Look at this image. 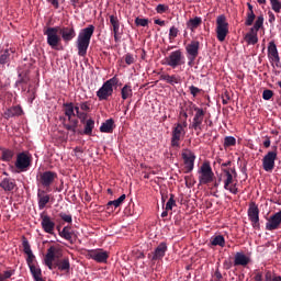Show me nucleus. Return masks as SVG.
Here are the masks:
<instances>
[{
	"mask_svg": "<svg viewBox=\"0 0 281 281\" xmlns=\"http://www.w3.org/2000/svg\"><path fill=\"white\" fill-rule=\"evenodd\" d=\"M90 110L89 102H80V104H74V102H64V113L67 115L69 124L64 123L65 130L76 135L78 130V117L81 122L87 121L88 111Z\"/></svg>",
	"mask_w": 281,
	"mask_h": 281,
	"instance_id": "f257e3e1",
	"label": "nucleus"
},
{
	"mask_svg": "<svg viewBox=\"0 0 281 281\" xmlns=\"http://www.w3.org/2000/svg\"><path fill=\"white\" fill-rule=\"evenodd\" d=\"M44 35L47 37L48 46H50L52 49H58L61 38L66 43H69L70 41H74L77 33L76 27H74V25H69V27H47L44 30Z\"/></svg>",
	"mask_w": 281,
	"mask_h": 281,
	"instance_id": "f03ea898",
	"label": "nucleus"
},
{
	"mask_svg": "<svg viewBox=\"0 0 281 281\" xmlns=\"http://www.w3.org/2000/svg\"><path fill=\"white\" fill-rule=\"evenodd\" d=\"M94 24H88V27H83L79 31L76 46L78 50V55L80 57H86L88 55V49L91 43V37L94 35Z\"/></svg>",
	"mask_w": 281,
	"mask_h": 281,
	"instance_id": "7ed1b4c3",
	"label": "nucleus"
},
{
	"mask_svg": "<svg viewBox=\"0 0 281 281\" xmlns=\"http://www.w3.org/2000/svg\"><path fill=\"white\" fill-rule=\"evenodd\" d=\"M224 181V189L228 190L229 193H233L234 195H237L239 193L238 184L235 182V179H237V171L236 168H225L221 178Z\"/></svg>",
	"mask_w": 281,
	"mask_h": 281,
	"instance_id": "20e7f679",
	"label": "nucleus"
},
{
	"mask_svg": "<svg viewBox=\"0 0 281 281\" xmlns=\"http://www.w3.org/2000/svg\"><path fill=\"white\" fill-rule=\"evenodd\" d=\"M190 111H195L193 115L192 123L189 125L190 130H195L196 135H200V133L203 130V121L205 115V110L203 108H198L194 102H189Z\"/></svg>",
	"mask_w": 281,
	"mask_h": 281,
	"instance_id": "39448f33",
	"label": "nucleus"
},
{
	"mask_svg": "<svg viewBox=\"0 0 281 281\" xmlns=\"http://www.w3.org/2000/svg\"><path fill=\"white\" fill-rule=\"evenodd\" d=\"M119 82H120V79L117 76L106 79V81L103 82V86H101V88H99V90L97 91L99 101H104L110 99V95H113L114 93V86L119 85Z\"/></svg>",
	"mask_w": 281,
	"mask_h": 281,
	"instance_id": "423d86ee",
	"label": "nucleus"
},
{
	"mask_svg": "<svg viewBox=\"0 0 281 281\" xmlns=\"http://www.w3.org/2000/svg\"><path fill=\"white\" fill-rule=\"evenodd\" d=\"M187 126L188 121H182V124L178 121V123L172 126L171 146L177 148L180 147L181 140H183V137L187 135Z\"/></svg>",
	"mask_w": 281,
	"mask_h": 281,
	"instance_id": "0eeeda50",
	"label": "nucleus"
},
{
	"mask_svg": "<svg viewBox=\"0 0 281 281\" xmlns=\"http://www.w3.org/2000/svg\"><path fill=\"white\" fill-rule=\"evenodd\" d=\"M165 66H170L171 68H178V66H184L186 58L182 49H175L170 52V55L165 57Z\"/></svg>",
	"mask_w": 281,
	"mask_h": 281,
	"instance_id": "6e6552de",
	"label": "nucleus"
},
{
	"mask_svg": "<svg viewBox=\"0 0 281 281\" xmlns=\"http://www.w3.org/2000/svg\"><path fill=\"white\" fill-rule=\"evenodd\" d=\"M265 15H257L256 22L252 27H250L249 33H246L245 41L247 43H258V32L261 30V26H263Z\"/></svg>",
	"mask_w": 281,
	"mask_h": 281,
	"instance_id": "1a4fd4ad",
	"label": "nucleus"
},
{
	"mask_svg": "<svg viewBox=\"0 0 281 281\" xmlns=\"http://www.w3.org/2000/svg\"><path fill=\"white\" fill-rule=\"evenodd\" d=\"M229 32V24L224 13L217 15L216 19V33L218 41H225Z\"/></svg>",
	"mask_w": 281,
	"mask_h": 281,
	"instance_id": "9d476101",
	"label": "nucleus"
},
{
	"mask_svg": "<svg viewBox=\"0 0 281 281\" xmlns=\"http://www.w3.org/2000/svg\"><path fill=\"white\" fill-rule=\"evenodd\" d=\"M199 173L200 184H209L215 177L211 162H202Z\"/></svg>",
	"mask_w": 281,
	"mask_h": 281,
	"instance_id": "9b49d317",
	"label": "nucleus"
},
{
	"mask_svg": "<svg viewBox=\"0 0 281 281\" xmlns=\"http://www.w3.org/2000/svg\"><path fill=\"white\" fill-rule=\"evenodd\" d=\"M181 157L184 162V168L187 173H191L194 170V164L196 159V155L192 149H183Z\"/></svg>",
	"mask_w": 281,
	"mask_h": 281,
	"instance_id": "f8f14e48",
	"label": "nucleus"
},
{
	"mask_svg": "<svg viewBox=\"0 0 281 281\" xmlns=\"http://www.w3.org/2000/svg\"><path fill=\"white\" fill-rule=\"evenodd\" d=\"M201 43L200 41H191L190 44H187L186 52L189 57L188 66H192L196 57H199Z\"/></svg>",
	"mask_w": 281,
	"mask_h": 281,
	"instance_id": "ddd939ff",
	"label": "nucleus"
},
{
	"mask_svg": "<svg viewBox=\"0 0 281 281\" xmlns=\"http://www.w3.org/2000/svg\"><path fill=\"white\" fill-rule=\"evenodd\" d=\"M259 215H260V210L258 204H256V201H250V204L248 206V217L254 228H258L260 226Z\"/></svg>",
	"mask_w": 281,
	"mask_h": 281,
	"instance_id": "4468645a",
	"label": "nucleus"
},
{
	"mask_svg": "<svg viewBox=\"0 0 281 281\" xmlns=\"http://www.w3.org/2000/svg\"><path fill=\"white\" fill-rule=\"evenodd\" d=\"M31 165L32 156L27 155L26 151H20L19 155H16L15 168L19 170H27Z\"/></svg>",
	"mask_w": 281,
	"mask_h": 281,
	"instance_id": "2eb2a0df",
	"label": "nucleus"
},
{
	"mask_svg": "<svg viewBox=\"0 0 281 281\" xmlns=\"http://www.w3.org/2000/svg\"><path fill=\"white\" fill-rule=\"evenodd\" d=\"M88 257L94 259V262L106 263L110 257L109 251H102L101 248H93V250L88 251Z\"/></svg>",
	"mask_w": 281,
	"mask_h": 281,
	"instance_id": "dca6fc26",
	"label": "nucleus"
},
{
	"mask_svg": "<svg viewBox=\"0 0 281 281\" xmlns=\"http://www.w3.org/2000/svg\"><path fill=\"white\" fill-rule=\"evenodd\" d=\"M57 252H58V248H56V246H49V248H47L44 262L45 265H47V268H49V270H54V268H57V262L54 263Z\"/></svg>",
	"mask_w": 281,
	"mask_h": 281,
	"instance_id": "f3484780",
	"label": "nucleus"
},
{
	"mask_svg": "<svg viewBox=\"0 0 281 281\" xmlns=\"http://www.w3.org/2000/svg\"><path fill=\"white\" fill-rule=\"evenodd\" d=\"M56 178V171H43V173H40L38 181L43 184V188H50V184L54 183Z\"/></svg>",
	"mask_w": 281,
	"mask_h": 281,
	"instance_id": "a211bd4d",
	"label": "nucleus"
},
{
	"mask_svg": "<svg viewBox=\"0 0 281 281\" xmlns=\"http://www.w3.org/2000/svg\"><path fill=\"white\" fill-rule=\"evenodd\" d=\"M41 226L47 234H54L56 223L50 215H41Z\"/></svg>",
	"mask_w": 281,
	"mask_h": 281,
	"instance_id": "6ab92c4d",
	"label": "nucleus"
},
{
	"mask_svg": "<svg viewBox=\"0 0 281 281\" xmlns=\"http://www.w3.org/2000/svg\"><path fill=\"white\" fill-rule=\"evenodd\" d=\"M278 151H268L262 159V166L265 170H273Z\"/></svg>",
	"mask_w": 281,
	"mask_h": 281,
	"instance_id": "aec40b11",
	"label": "nucleus"
},
{
	"mask_svg": "<svg viewBox=\"0 0 281 281\" xmlns=\"http://www.w3.org/2000/svg\"><path fill=\"white\" fill-rule=\"evenodd\" d=\"M268 57H269V60H272V63H276L277 66H279L280 55H279L276 41H270L268 44Z\"/></svg>",
	"mask_w": 281,
	"mask_h": 281,
	"instance_id": "412c9836",
	"label": "nucleus"
},
{
	"mask_svg": "<svg viewBox=\"0 0 281 281\" xmlns=\"http://www.w3.org/2000/svg\"><path fill=\"white\" fill-rule=\"evenodd\" d=\"M4 173L5 177L0 180V188H2V190H5V193H11V191L16 188V182L15 179L8 177L7 171H4Z\"/></svg>",
	"mask_w": 281,
	"mask_h": 281,
	"instance_id": "4be33fe9",
	"label": "nucleus"
},
{
	"mask_svg": "<svg viewBox=\"0 0 281 281\" xmlns=\"http://www.w3.org/2000/svg\"><path fill=\"white\" fill-rule=\"evenodd\" d=\"M50 195L46 193V190L38 188L37 190V204L40 210H45V206L49 204Z\"/></svg>",
	"mask_w": 281,
	"mask_h": 281,
	"instance_id": "5701e85b",
	"label": "nucleus"
},
{
	"mask_svg": "<svg viewBox=\"0 0 281 281\" xmlns=\"http://www.w3.org/2000/svg\"><path fill=\"white\" fill-rule=\"evenodd\" d=\"M281 224V210L279 213H274V215H271L269 217V221L266 224V228H268L269 232H273L274 228H278Z\"/></svg>",
	"mask_w": 281,
	"mask_h": 281,
	"instance_id": "b1692460",
	"label": "nucleus"
},
{
	"mask_svg": "<svg viewBox=\"0 0 281 281\" xmlns=\"http://www.w3.org/2000/svg\"><path fill=\"white\" fill-rule=\"evenodd\" d=\"M110 24H112V27H113L114 41L119 42L120 41V26H121L119 15L111 14L110 15Z\"/></svg>",
	"mask_w": 281,
	"mask_h": 281,
	"instance_id": "393cba45",
	"label": "nucleus"
},
{
	"mask_svg": "<svg viewBox=\"0 0 281 281\" xmlns=\"http://www.w3.org/2000/svg\"><path fill=\"white\" fill-rule=\"evenodd\" d=\"M58 270L61 271V273H70L71 270V262L69 257H64L63 259H58L56 262Z\"/></svg>",
	"mask_w": 281,
	"mask_h": 281,
	"instance_id": "a878e982",
	"label": "nucleus"
},
{
	"mask_svg": "<svg viewBox=\"0 0 281 281\" xmlns=\"http://www.w3.org/2000/svg\"><path fill=\"white\" fill-rule=\"evenodd\" d=\"M251 262L250 257H247V254H244V251H237L234 257V265H249Z\"/></svg>",
	"mask_w": 281,
	"mask_h": 281,
	"instance_id": "bb28decb",
	"label": "nucleus"
},
{
	"mask_svg": "<svg viewBox=\"0 0 281 281\" xmlns=\"http://www.w3.org/2000/svg\"><path fill=\"white\" fill-rule=\"evenodd\" d=\"M166 251H168L167 243H159V246L155 248L153 259H162L166 255Z\"/></svg>",
	"mask_w": 281,
	"mask_h": 281,
	"instance_id": "cd10ccee",
	"label": "nucleus"
},
{
	"mask_svg": "<svg viewBox=\"0 0 281 281\" xmlns=\"http://www.w3.org/2000/svg\"><path fill=\"white\" fill-rule=\"evenodd\" d=\"M23 110L20 104L13 105V108H9L8 110L4 111V116L5 117H14L15 115H22Z\"/></svg>",
	"mask_w": 281,
	"mask_h": 281,
	"instance_id": "c85d7f7f",
	"label": "nucleus"
},
{
	"mask_svg": "<svg viewBox=\"0 0 281 281\" xmlns=\"http://www.w3.org/2000/svg\"><path fill=\"white\" fill-rule=\"evenodd\" d=\"M160 79H164L169 85H179L181 82V77L177 75H160Z\"/></svg>",
	"mask_w": 281,
	"mask_h": 281,
	"instance_id": "c756f323",
	"label": "nucleus"
},
{
	"mask_svg": "<svg viewBox=\"0 0 281 281\" xmlns=\"http://www.w3.org/2000/svg\"><path fill=\"white\" fill-rule=\"evenodd\" d=\"M115 126L114 119H106V121H103V124L100 126V132H113Z\"/></svg>",
	"mask_w": 281,
	"mask_h": 281,
	"instance_id": "7c9ffc66",
	"label": "nucleus"
},
{
	"mask_svg": "<svg viewBox=\"0 0 281 281\" xmlns=\"http://www.w3.org/2000/svg\"><path fill=\"white\" fill-rule=\"evenodd\" d=\"M202 24V18L201 15H194V19H189V22H187V26H189V30H196L198 26Z\"/></svg>",
	"mask_w": 281,
	"mask_h": 281,
	"instance_id": "2f4dec72",
	"label": "nucleus"
},
{
	"mask_svg": "<svg viewBox=\"0 0 281 281\" xmlns=\"http://www.w3.org/2000/svg\"><path fill=\"white\" fill-rule=\"evenodd\" d=\"M121 95H122L123 100L131 99L133 95L132 86H128V83H126V86H123V88L121 90Z\"/></svg>",
	"mask_w": 281,
	"mask_h": 281,
	"instance_id": "473e14b6",
	"label": "nucleus"
},
{
	"mask_svg": "<svg viewBox=\"0 0 281 281\" xmlns=\"http://www.w3.org/2000/svg\"><path fill=\"white\" fill-rule=\"evenodd\" d=\"M94 130V120L88 119L85 124L83 133L85 135H92V132Z\"/></svg>",
	"mask_w": 281,
	"mask_h": 281,
	"instance_id": "72a5a7b5",
	"label": "nucleus"
},
{
	"mask_svg": "<svg viewBox=\"0 0 281 281\" xmlns=\"http://www.w3.org/2000/svg\"><path fill=\"white\" fill-rule=\"evenodd\" d=\"M60 237H64L65 239H68L70 243H72V232L71 226H64L61 232H59Z\"/></svg>",
	"mask_w": 281,
	"mask_h": 281,
	"instance_id": "f704fd0d",
	"label": "nucleus"
},
{
	"mask_svg": "<svg viewBox=\"0 0 281 281\" xmlns=\"http://www.w3.org/2000/svg\"><path fill=\"white\" fill-rule=\"evenodd\" d=\"M11 52L10 49H4L0 53V66H5V63H10Z\"/></svg>",
	"mask_w": 281,
	"mask_h": 281,
	"instance_id": "c9c22d12",
	"label": "nucleus"
},
{
	"mask_svg": "<svg viewBox=\"0 0 281 281\" xmlns=\"http://www.w3.org/2000/svg\"><path fill=\"white\" fill-rule=\"evenodd\" d=\"M14 157V151L13 149H2V160L4 162H10L11 159Z\"/></svg>",
	"mask_w": 281,
	"mask_h": 281,
	"instance_id": "e433bc0d",
	"label": "nucleus"
},
{
	"mask_svg": "<svg viewBox=\"0 0 281 281\" xmlns=\"http://www.w3.org/2000/svg\"><path fill=\"white\" fill-rule=\"evenodd\" d=\"M126 199V193H122V195L119 196V199H114L113 201H108V206H121L123 204V201Z\"/></svg>",
	"mask_w": 281,
	"mask_h": 281,
	"instance_id": "4c0bfd02",
	"label": "nucleus"
},
{
	"mask_svg": "<svg viewBox=\"0 0 281 281\" xmlns=\"http://www.w3.org/2000/svg\"><path fill=\"white\" fill-rule=\"evenodd\" d=\"M211 244L221 245V247L223 248L225 245V237L223 235H216L215 237H212Z\"/></svg>",
	"mask_w": 281,
	"mask_h": 281,
	"instance_id": "58836bf2",
	"label": "nucleus"
},
{
	"mask_svg": "<svg viewBox=\"0 0 281 281\" xmlns=\"http://www.w3.org/2000/svg\"><path fill=\"white\" fill-rule=\"evenodd\" d=\"M236 137L234 135H227L224 140V146L227 148L228 146H236Z\"/></svg>",
	"mask_w": 281,
	"mask_h": 281,
	"instance_id": "ea45409f",
	"label": "nucleus"
},
{
	"mask_svg": "<svg viewBox=\"0 0 281 281\" xmlns=\"http://www.w3.org/2000/svg\"><path fill=\"white\" fill-rule=\"evenodd\" d=\"M34 259H35V254L32 251L31 244L29 245V259H26V262L29 265L30 270L32 271V266H34Z\"/></svg>",
	"mask_w": 281,
	"mask_h": 281,
	"instance_id": "a19ab883",
	"label": "nucleus"
},
{
	"mask_svg": "<svg viewBox=\"0 0 281 281\" xmlns=\"http://www.w3.org/2000/svg\"><path fill=\"white\" fill-rule=\"evenodd\" d=\"M270 4L274 13H281V0H270Z\"/></svg>",
	"mask_w": 281,
	"mask_h": 281,
	"instance_id": "79ce46f5",
	"label": "nucleus"
},
{
	"mask_svg": "<svg viewBox=\"0 0 281 281\" xmlns=\"http://www.w3.org/2000/svg\"><path fill=\"white\" fill-rule=\"evenodd\" d=\"M265 281H281V277H278L277 273H271V270H268L266 273Z\"/></svg>",
	"mask_w": 281,
	"mask_h": 281,
	"instance_id": "37998d69",
	"label": "nucleus"
},
{
	"mask_svg": "<svg viewBox=\"0 0 281 281\" xmlns=\"http://www.w3.org/2000/svg\"><path fill=\"white\" fill-rule=\"evenodd\" d=\"M176 205H177V201L175 199V194L171 193L170 199L167 201V204H166L167 212L169 210H173V206H176Z\"/></svg>",
	"mask_w": 281,
	"mask_h": 281,
	"instance_id": "c03bdc74",
	"label": "nucleus"
},
{
	"mask_svg": "<svg viewBox=\"0 0 281 281\" xmlns=\"http://www.w3.org/2000/svg\"><path fill=\"white\" fill-rule=\"evenodd\" d=\"M256 19V13L255 12H248L247 13V18H246V26H250L251 29V25L254 24V21Z\"/></svg>",
	"mask_w": 281,
	"mask_h": 281,
	"instance_id": "a18cd8bd",
	"label": "nucleus"
},
{
	"mask_svg": "<svg viewBox=\"0 0 281 281\" xmlns=\"http://www.w3.org/2000/svg\"><path fill=\"white\" fill-rule=\"evenodd\" d=\"M31 273L35 281H40L41 268H36V265H33V267L31 268Z\"/></svg>",
	"mask_w": 281,
	"mask_h": 281,
	"instance_id": "49530a36",
	"label": "nucleus"
},
{
	"mask_svg": "<svg viewBox=\"0 0 281 281\" xmlns=\"http://www.w3.org/2000/svg\"><path fill=\"white\" fill-rule=\"evenodd\" d=\"M135 24L137 26H148L149 24V19H140L139 15L135 19Z\"/></svg>",
	"mask_w": 281,
	"mask_h": 281,
	"instance_id": "de8ad7c7",
	"label": "nucleus"
},
{
	"mask_svg": "<svg viewBox=\"0 0 281 281\" xmlns=\"http://www.w3.org/2000/svg\"><path fill=\"white\" fill-rule=\"evenodd\" d=\"M169 10V4L159 3L157 4L156 12L157 13H166Z\"/></svg>",
	"mask_w": 281,
	"mask_h": 281,
	"instance_id": "09e8293b",
	"label": "nucleus"
},
{
	"mask_svg": "<svg viewBox=\"0 0 281 281\" xmlns=\"http://www.w3.org/2000/svg\"><path fill=\"white\" fill-rule=\"evenodd\" d=\"M23 251L26 254V259H30V241L26 238L23 240Z\"/></svg>",
	"mask_w": 281,
	"mask_h": 281,
	"instance_id": "8fccbe9b",
	"label": "nucleus"
},
{
	"mask_svg": "<svg viewBox=\"0 0 281 281\" xmlns=\"http://www.w3.org/2000/svg\"><path fill=\"white\" fill-rule=\"evenodd\" d=\"M125 63H127V66H132V64L135 63V57L131 52H127V55H125Z\"/></svg>",
	"mask_w": 281,
	"mask_h": 281,
	"instance_id": "3c124183",
	"label": "nucleus"
},
{
	"mask_svg": "<svg viewBox=\"0 0 281 281\" xmlns=\"http://www.w3.org/2000/svg\"><path fill=\"white\" fill-rule=\"evenodd\" d=\"M177 35H179V30H178V27H175V25H173L169 30V38H170V41L172 40V37H177Z\"/></svg>",
	"mask_w": 281,
	"mask_h": 281,
	"instance_id": "603ef678",
	"label": "nucleus"
},
{
	"mask_svg": "<svg viewBox=\"0 0 281 281\" xmlns=\"http://www.w3.org/2000/svg\"><path fill=\"white\" fill-rule=\"evenodd\" d=\"M14 270H4V273L2 274L3 281H9L11 279V276H13Z\"/></svg>",
	"mask_w": 281,
	"mask_h": 281,
	"instance_id": "864d4df0",
	"label": "nucleus"
},
{
	"mask_svg": "<svg viewBox=\"0 0 281 281\" xmlns=\"http://www.w3.org/2000/svg\"><path fill=\"white\" fill-rule=\"evenodd\" d=\"M59 217H61V221H66V223H72V215H67V213H59Z\"/></svg>",
	"mask_w": 281,
	"mask_h": 281,
	"instance_id": "5fc2aeb1",
	"label": "nucleus"
},
{
	"mask_svg": "<svg viewBox=\"0 0 281 281\" xmlns=\"http://www.w3.org/2000/svg\"><path fill=\"white\" fill-rule=\"evenodd\" d=\"M189 90L191 95H198L201 93V88H198L196 86H190Z\"/></svg>",
	"mask_w": 281,
	"mask_h": 281,
	"instance_id": "6e6d98bb",
	"label": "nucleus"
},
{
	"mask_svg": "<svg viewBox=\"0 0 281 281\" xmlns=\"http://www.w3.org/2000/svg\"><path fill=\"white\" fill-rule=\"evenodd\" d=\"M273 91L271 89H266V91L262 92V97L266 100L272 99Z\"/></svg>",
	"mask_w": 281,
	"mask_h": 281,
	"instance_id": "4d7b16f0",
	"label": "nucleus"
},
{
	"mask_svg": "<svg viewBox=\"0 0 281 281\" xmlns=\"http://www.w3.org/2000/svg\"><path fill=\"white\" fill-rule=\"evenodd\" d=\"M188 110H191L190 102H188L186 110H181V115L184 117L183 121H188Z\"/></svg>",
	"mask_w": 281,
	"mask_h": 281,
	"instance_id": "13d9d810",
	"label": "nucleus"
},
{
	"mask_svg": "<svg viewBox=\"0 0 281 281\" xmlns=\"http://www.w3.org/2000/svg\"><path fill=\"white\" fill-rule=\"evenodd\" d=\"M215 278L217 279V281H223V273H221L220 268H216L215 270Z\"/></svg>",
	"mask_w": 281,
	"mask_h": 281,
	"instance_id": "bf43d9fd",
	"label": "nucleus"
},
{
	"mask_svg": "<svg viewBox=\"0 0 281 281\" xmlns=\"http://www.w3.org/2000/svg\"><path fill=\"white\" fill-rule=\"evenodd\" d=\"M263 146L269 148L271 146V137L269 135L266 136V140H263Z\"/></svg>",
	"mask_w": 281,
	"mask_h": 281,
	"instance_id": "052dcab7",
	"label": "nucleus"
},
{
	"mask_svg": "<svg viewBox=\"0 0 281 281\" xmlns=\"http://www.w3.org/2000/svg\"><path fill=\"white\" fill-rule=\"evenodd\" d=\"M229 165H232V160H227L226 162H222V173H223V170H225V168H228Z\"/></svg>",
	"mask_w": 281,
	"mask_h": 281,
	"instance_id": "680f3d73",
	"label": "nucleus"
},
{
	"mask_svg": "<svg viewBox=\"0 0 281 281\" xmlns=\"http://www.w3.org/2000/svg\"><path fill=\"white\" fill-rule=\"evenodd\" d=\"M155 24H159L160 26H165L166 22L162 19H155Z\"/></svg>",
	"mask_w": 281,
	"mask_h": 281,
	"instance_id": "e2e57ef3",
	"label": "nucleus"
},
{
	"mask_svg": "<svg viewBox=\"0 0 281 281\" xmlns=\"http://www.w3.org/2000/svg\"><path fill=\"white\" fill-rule=\"evenodd\" d=\"M47 2H50V4H53L54 8H59L58 0H47Z\"/></svg>",
	"mask_w": 281,
	"mask_h": 281,
	"instance_id": "0e129e2a",
	"label": "nucleus"
},
{
	"mask_svg": "<svg viewBox=\"0 0 281 281\" xmlns=\"http://www.w3.org/2000/svg\"><path fill=\"white\" fill-rule=\"evenodd\" d=\"M22 82H26V79H24L22 75H19V79H16V85H21Z\"/></svg>",
	"mask_w": 281,
	"mask_h": 281,
	"instance_id": "69168bd1",
	"label": "nucleus"
},
{
	"mask_svg": "<svg viewBox=\"0 0 281 281\" xmlns=\"http://www.w3.org/2000/svg\"><path fill=\"white\" fill-rule=\"evenodd\" d=\"M263 274L262 273H256L255 281H262Z\"/></svg>",
	"mask_w": 281,
	"mask_h": 281,
	"instance_id": "338daca9",
	"label": "nucleus"
},
{
	"mask_svg": "<svg viewBox=\"0 0 281 281\" xmlns=\"http://www.w3.org/2000/svg\"><path fill=\"white\" fill-rule=\"evenodd\" d=\"M269 21H270V23H273V21H276V15H274V13L269 12Z\"/></svg>",
	"mask_w": 281,
	"mask_h": 281,
	"instance_id": "774afa93",
	"label": "nucleus"
}]
</instances>
